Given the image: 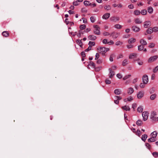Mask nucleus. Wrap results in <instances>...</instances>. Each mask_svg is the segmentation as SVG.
Segmentation results:
<instances>
[{
	"label": "nucleus",
	"mask_w": 158,
	"mask_h": 158,
	"mask_svg": "<svg viewBox=\"0 0 158 158\" xmlns=\"http://www.w3.org/2000/svg\"><path fill=\"white\" fill-rule=\"evenodd\" d=\"M97 50L99 53L103 55H105V53L109 51L110 49L105 47H100L99 48H98Z\"/></svg>",
	"instance_id": "nucleus-1"
},
{
	"label": "nucleus",
	"mask_w": 158,
	"mask_h": 158,
	"mask_svg": "<svg viewBox=\"0 0 158 158\" xmlns=\"http://www.w3.org/2000/svg\"><path fill=\"white\" fill-rule=\"evenodd\" d=\"M94 33L97 35H99L100 34V28L99 27L98 25H96L94 26Z\"/></svg>",
	"instance_id": "nucleus-2"
},
{
	"label": "nucleus",
	"mask_w": 158,
	"mask_h": 158,
	"mask_svg": "<svg viewBox=\"0 0 158 158\" xmlns=\"http://www.w3.org/2000/svg\"><path fill=\"white\" fill-rule=\"evenodd\" d=\"M158 58L157 55H155L154 56L150 57L148 60V63H152L156 61Z\"/></svg>",
	"instance_id": "nucleus-3"
},
{
	"label": "nucleus",
	"mask_w": 158,
	"mask_h": 158,
	"mask_svg": "<svg viewBox=\"0 0 158 158\" xmlns=\"http://www.w3.org/2000/svg\"><path fill=\"white\" fill-rule=\"evenodd\" d=\"M148 113L147 112H143L142 113V116L143 118V120L144 121H145L148 118Z\"/></svg>",
	"instance_id": "nucleus-4"
},
{
	"label": "nucleus",
	"mask_w": 158,
	"mask_h": 158,
	"mask_svg": "<svg viewBox=\"0 0 158 158\" xmlns=\"http://www.w3.org/2000/svg\"><path fill=\"white\" fill-rule=\"evenodd\" d=\"M114 102L117 104H119V100H121L122 99V97L120 96H115L114 97Z\"/></svg>",
	"instance_id": "nucleus-5"
},
{
	"label": "nucleus",
	"mask_w": 158,
	"mask_h": 158,
	"mask_svg": "<svg viewBox=\"0 0 158 158\" xmlns=\"http://www.w3.org/2000/svg\"><path fill=\"white\" fill-rule=\"evenodd\" d=\"M119 35V33L117 32H113L110 34V36H112L113 39H116Z\"/></svg>",
	"instance_id": "nucleus-6"
},
{
	"label": "nucleus",
	"mask_w": 158,
	"mask_h": 158,
	"mask_svg": "<svg viewBox=\"0 0 158 158\" xmlns=\"http://www.w3.org/2000/svg\"><path fill=\"white\" fill-rule=\"evenodd\" d=\"M143 81L144 83L147 84L148 81V76L146 75H144L143 77Z\"/></svg>",
	"instance_id": "nucleus-7"
},
{
	"label": "nucleus",
	"mask_w": 158,
	"mask_h": 158,
	"mask_svg": "<svg viewBox=\"0 0 158 158\" xmlns=\"http://www.w3.org/2000/svg\"><path fill=\"white\" fill-rule=\"evenodd\" d=\"M119 18L118 17L112 16L110 18V20L114 22H116L119 21Z\"/></svg>",
	"instance_id": "nucleus-8"
},
{
	"label": "nucleus",
	"mask_w": 158,
	"mask_h": 158,
	"mask_svg": "<svg viewBox=\"0 0 158 158\" xmlns=\"http://www.w3.org/2000/svg\"><path fill=\"white\" fill-rule=\"evenodd\" d=\"M144 92L143 91H139L137 94V97L139 99L142 98L144 95Z\"/></svg>",
	"instance_id": "nucleus-9"
},
{
	"label": "nucleus",
	"mask_w": 158,
	"mask_h": 158,
	"mask_svg": "<svg viewBox=\"0 0 158 158\" xmlns=\"http://www.w3.org/2000/svg\"><path fill=\"white\" fill-rule=\"evenodd\" d=\"M151 25V22L150 21H146L144 23V27L145 28H148Z\"/></svg>",
	"instance_id": "nucleus-10"
},
{
	"label": "nucleus",
	"mask_w": 158,
	"mask_h": 158,
	"mask_svg": "<svg viewBox=\"0 0 158 158\" xmlns=\"http://www.w3.org/2000/svg\"><path fill=\"white\" fill-rule=\"evenodd\" d=\"M132 29L135 32H138L140 30V28L136 26H133L132 27Z\"/></svg>",
	"instance_id": "nucleus-11"
},
{
	"label": "nucleus",
	"mask_w": 158,
	"mask_h": 158,
	"mask_svg": "<svg viewBox=\"0 0 158 158\" xmlns=\"http://www.w3.org/2000/svg\"><path fill=\"white\" fill-rule=\"evenodd\" d=\"M137 54L136 53H133L129 55V58L130 59H134L136 57Z\"/></svg>",
	"instance_id": "nucleus-12"
},
{
	"label": "nucleus",
	"mask_w": 158,
	"mask_h": 158,
	"mask_svg": "<svg viewBox=\"0 0 158 158\" xmlns=\"http://www.w3.org/2000/svg\"><path fill=\"white\" fill-rule=\"evenodd\" d=\"M156 112L152 111L151 114V118L153 120H154V118H156Z\"/></svg>",
	"instance_id": "nucleus-13"
},
{
	"label": "nucleus",
	"mask_w": 158,
	"mask_h": 158,
	"mask_svg": "<svg viewBox=\"0 0 158 158\" xmlns=\"http://www.w3.org/2000/svg\"><path fill=\"white\" fill-rule=\"evenodd\" d=\"M110 15V14L109 13H107L104 14L102 16V18L105 19H107L109 18Z\"/></svg>",
	"instance_id": "nucleus-14"
},
{
	"label": "nucleus",
	"mask_w": 158,
	"mask_h": 158,
	"mask_svg": "<svg viewBox=\"0 0 158 158\" xmlns=\"http://www.w3.org/2000/svg\"><path fill=\"white\" fill-rule=\"evenodd\" d=\"M135 41L136 40L135 38H131L128 40V42L129 44H131L135 43Z\"/></svg>",
	"instance_id": "nucleus-15"
},
{
	"label": "nucleus",
	"mask_w": 158,
	"mask_h": 158,
	"mask_svg": "<svg viewBox=\"0 0 158 158\" xmlns=\"http://www.w3.org/2000/svg\"><path fill=\"white\" fill-rule=\"evenodd\" d=\"M2 34L4 36L6 37H7L9 36V33L8 31H5L2 32Z\"/></svg>",
	"instance_id": "nucleus-16"
},
{
	"label": "nucleus",
	"mask_w": 158,
	"mask_h": 158,
	"mask_svg": "<svg viewBox=\"0 0 158 158\" xmlns=\"http://www.w3.org/2000/svg\"><path fill=\"white\" fill-rule=\"evenodd\" d=\"M88 38L89 40H94L97 39V37L94 35H89Z\"/></svg>",
	"instance_id": "nucleus-17"
},
{
	"label": "nucleus",
	"mask_w": 158,
	"mask_h": 158,
	"mask_svg": "<svg viewBox=\"0 0 158 158\" xmlns=\"http://www.w3.org/2000/svg\"><path fill=\"white\" fill-rule=\"evenodd\" d=\"M109 70L110 71V74L109 77L110 78H112L113 77L114 75V71H113L112 70V69H111L110 68L109 69Z\"/></svg>",
	"instance_id": "nucleus-18"
},
{
	"label": "nucleus",
	"mask_w": 158,
	"mask_h": 158,
	"mask_svg": "<svg viewBox=\"0 0 158 158\" xmlns=\"http://www.w3.org/2000/svg\"><path fill=\"white\" fill-rule=\"evenodd\" d=\"M135 22L136 24H140L142 23V21L139 18H137L135 19Z\"/></svg>",
	"instance_id": "nucleus-19"
},
{
	"label": "nucleus",
	"mask_w": 158,
	"mask_h": 158,
	"mask_svg": "<svg viewBox=\"0 0 158 158\" xmlns=\"http://www.w3.org/2000/svg\"><path fill=\"white\" fill-rule=\"evenodd\" d=\"M140 43L143 45H146L147 44V42L143 39H141L140 41Z\"/></svg>",
	"instance_id": "nucleus-20"
},
{
	"label": "nucleus",
	"mask_w": 158,
	"mask_h": 158,
	"mask_svg": "<svg viewBox=\"0 0 158 158\" xmlns=\"http://www.w3.org/2000/svg\"><path fill=\"white\" fill-rule=\"evenodd\" d=\"M152 137L156 138L157 135V132L156 131H154L151 133Z\"/></svg>",
	"instance_id": "nucleus-21"
},
{
	"label": "nucleus",
	"mask_w": 158,
	"mask_h": 158,
	"mask_svg": "<svg viewBox=\"0 0 158 158\" xmlns=\"http://www.w3.org/2000/svg\"><path fill=\"white\" fill-rule=\"evenodd\" d=\"M134 92V89L133 88L130 87L128 89L127 91V93L129 94H132Z\"/></svg>",
	"instance_id": "nucleus-22"
},
{
	"label": "nucleus",
	"mask_w": 158,
	"mask_h": 158,
	"mask_svg": "<svg viewBox=\"0 0 158 158\" xmlns=\"http://www.w3.org/2000/svg\"><path fill=\"white\" fill-rule=\"evenodd\" d=\"M84 4L86 6H90L91 5V3L88 1H85L84 2Z\"/></svg>",
	"instance_id": "nucleus-23"
},
{
	"label": "nucleus",
	"mask_w": 158,
	"mask_h": 158,
	"mask_svg": "<svg viewBox=\"0 0 158 158\" xmlns=\"http://www.w3.org/2000/svg\"><path fill=\"white\" fill-rule=\"evenodd\" d=\"M121 91L120 90L118 89H115L114 90V93L116 94L119 95L121 93Z\"/></svg>",
	"instance_id": "nucleus-24"
},
{
	"label": "nucleus",
	"mask_w": 158,
	"mask_h": 158,
	"mask_svg": "<svg viewBox=\"0 0 158 158\" xmlns=\"http://www.w3.org/2000/svg\"><path fill=\"white\" fill-rule=\"evenodd\" d=\"M147 135L146 134H144L142 135L141 139L142 140L145 142L147 138Z\"/></svg>",
	"instance_id": "nucleus-25"
},
{
	"label": "nucleus",
	"mask_w": 158,
	"mask_h": 158,
	"mask_svg": "<svg viewBox=\"0 0 158 158\" xmlns=\"http://www.w3.org/2000/svg\"><path fill=\"white\" fill-rule=\"evenodd\" d=\"M122 108L123 109L126 111H129L130 110V109L129 107L128 106H122Z\"/></svg>",
	"instance_id": "nucleus-26"
},
{
	"label": "nucleus",
	"mask_w": 158,
	"mask_h": 158,
	"mask_svg": "<svg viewBox=\"0 0 158 158\" xmlns=\"http://www.w3.org/2000/svg\"><path fill=\"white\" fill-rule=\"evenodd\" d=\"M156 141L155 138L153 137H151L148 139V141L149 142H153Z\"/></svg>",
	"instance_id": "nucleus-27"
},
{
	"label": "nucleus",
	"mask_w": 158,
	"mask_h": 158,
	"mask_svg": "<svg viewBox=\"0 0 158 158\" xmlns=\"http://www.w3.org/2000/svg\"><path fill=\"white\" fill-rule=\"evenodd\" d=\"M153 31L152 28L151 27L149 28L147 30V32L148 34H151Z\"/></svg>",
	"instance_id": "nucleus-28"
},
{
	"label": "nucleus",
	"mask_w": 158,
	"mask_h": 158,
	"mask_svg": "<svg viewBox=\"0 0 158 158\" xmlns=\"http://www.w3.org/2000/svg\"><path fill=\"white\" fill-rule=\"evenodd\" d=\"M153 9L151 7H149L148 8V11L150 14H152L153 12Z\"/></svg>",
	"instance_id": "nucleus-29"
},
{
	"label": "nucleus",
	"mask_w": 158,
	"mask_h": 158,
	"mask_svg": "<svg viewBox=\"0 0 158 158\" xmlns=\"http://www.w3.org/2000/svg\"><path fill=\"white\" fill-rule=\"evenodd\" d=\"M128 64V60L127 59H126L124 60L123 61L122 64L123 66H125Z\"/></svg>",
	"instance_id": "nucleus-30"
},
{
	"label": "nucleus",
	"mask_w": 158,
	"mask_h": 158,
	"mask_svg": "<svg viewBox=\"0 0 158 158\" xmlns=\"http://www.w3.org/2000/svg\"><path fill=\"white\" fill-rule=\"evenodd\" d=\"M156 97V95L154 94L151 95L150 97V98L152 100H154Z\"/></svg>",
	"instance_id": "nucleus-31"
},
{
	"label": "nucleus",
	"mask_w": 158,
	"mask_h": 158,
	"mask_svg": "<svg viewBox=\"0 0 158 158\" xmlns=\"http://www.w3.org/2000/svg\"><path fill=\"white\" fill-rule=\"evenodd\" d=\"M123 44V42L120 41H118L115 43V45L116 46H121Z\"/></svg>",
	"instance_id": "nucleus-32"
},
{
	"label": "nucleus",
	"mask_w": 158,
	"mask_h": 158,
	"mask_svg": "<svg viewBox=\"0 0 158 158\" xmlns=\"http://www.w3.org/2000/svg\"><path fill=\"white\" fill-rule=\"evenodd\" d=\"M144 46L142 45H140L138 46V50L139 51L143 50L144 48Z\"/></svg>",
	"instance_id": "nucleus-33"
},
{
	"label": "nucleus",
	"mask_w": 158,
	"mask_h": 158,
	"mask_svg": "<svg viewBox=\"0 0 158 158\" xmlns=\"http://www.w3.org/2000/svg\"><path fill=\"white\" fill-rule=\"evenodd\" d=\"M143 110V108L141 106L139 107L137 109V111L140 113L142 112Z\"/></svg>",
	"instance_id": "nucleus-34"
},
{
	"label": "nucleus",
	"mask_w": 158,
	"mask_h": 158,
	"mask_svg": "<svg viewBox=\"0 0 158 158\" xmlns=\"http://www.w3.org/2000/svg\"><path fill=\"white\" fill-rule=\"evenodd\" d=\"M136 124L137 125L141 126L143 124V122L141 120H139L136 122Z\"/></svg>",
	"instance_id": "nucleus-35"
},
{
	"label": "nucleus",
	"mask_w": 158,
	"mask_h": 158,
	"mask_svg": "<svg viewBox=\"0 0 158 158\" xmlns=\"http://www.w3.org/2000/svg\"><path fill=\"white\" fill-rule=\"evenodd\" d=\"M90 21L92 23H94L96 20L94 16H91L90 18Z\"/></svg>",
	"instance_id": "nucleus-36"
},
{
	"label": "nucleus",
	"mask_w": 158,
	"mask_h": 158,
	"mask_svg": "<svg viewBox=\"0 0 158 158\" xmlns=\"http://www.w3.org/2000/svg\"><path fill=\"white\" fill-rule=\"evenodd\" d=\"M134 14L136 15H138L140 14L141 12L140 11L138 10H135L134 12Z\"/></svg>",
	"instance_id": "nucleus-37"
},
{
	"label": "nucleus",
	"mask_w": 158,
	"mask_h": 158,
	"mask_svg": "<svg viewBox=\"0 0 158 158\" xmlns=\"http://www.w3.org/2000/svg\"><path fill=\"white\" fill-rule=\"evenodd\" d=\"M152 155L155 158L158 157V152H154L152 153Z\"/></svg>",
	"instance_id": "nucleus-38"
},
{
	"label": "nucleus",
	"mask_w": 158,
	"mask_h": 158,
	"mask_svg": "<svg viewBox=\"0 0 158 158\" xmlns=\"http://www.w3.org/2000/svg\"><path fill=\"white\" fill-rule=\"evenodd\" d=\"M104 9L107 10H108L111 9V7L109 5H106L104 7Z\"/></svg>",
	"instance_id": "nucleus-39"
},
{
	"label": "nucleus",
	"mask_w": 158,
	"mask_h": 158,
	"mask_svg": "<svg viewBox=\"0 0 158 158\" xmlns=\"http://www.w3.org/2000/svg\"><path fill=\"white\" fill-rule=\"evenodd\" d=\"M76 42L77 44L80 45L81 47L82 46V43L81 40H77Z\"/></svg>",
	"instance_id": "nucleus-40"
},
{
	"label": "nucleus",
	"mask_w": 158,
	"mask_h": 158,
	"mask_svg": "<svg viewBox=\"0 0 158 158\" xmlns=\"http://www.w3.org/2000/svg\"><path fill=\"white\" fill-rule=\"evenodd\" d=\"M147 13V10H141V14L143 15H146Z\"/></svg>",
	"instance_id": "nucleus-41"
},
{
	"label": "nucleus",
	"mask_w": 158,
	"mask_h": 158,
	"mask_svg": "<svg viewBox=\"0 0 158 158\" xmlns=\"http://www.w3.org/2000/svg\"><path fill=\"white\" fill-rule=\"evenodd\" d=\"M114 26L115 28L119 29H121L122 27V26L119 24L115 25Z\"/></svg>",
	"instance_id": "nucleus-42"
},
{
	"label": "nucleus",
	"mask_w": 158,
	"mask_h": 158,
	"mask_svg": "<svg viewBox=\"0 0 158 158\" xmlns=\"http://www.w3.org/2000/svg\"><path fill=\"white\" fill-rule=\"evenodd\" d=\"M81 11L83 13H87V10L85 8H83L81 9Z\"/></svg>",
	"instance_id": "nucleus-43"
},
{
	"label": "nucleus",
	"mask_w": 158,
	"mask_h": 158,
	"mask_svg": "<svg viewBox=\"0 0 158 158\" xmlns=\"http://www.w3.org/2000/svg\"><path fill=\"white\" fill-rule=\"evenodd\" d=\"M86 28V25L85 24L81 25L80 26V28L81 29H85Z\"/></svg>",
	"instance_id": "nucleus-44"
},
{
	"label": "nucleus",
	"mask_w": 158,
	"mask_h": 158,
	"mask_svg": "<svg viewBox=\"0 0 158 158\" xmlns=\"http://www.w3.org/2000/svg\"><path fill=\"white\" fill-rule=\"evenodd\" d=\"M89 65H90L92 66V67L94 68H95V64H94V63L93 61H90L89 62Z\"/></svg>",
	"instance_id": "nucleus-45"
},
{
	"label": "nucleus",
	"mask_w": 158,
	"mask_h": 158,
	"mask_svg": "<svg viewBox=\"0 0 158 158\" xmlns=\"http://www.w3.org/2000/svg\"><path fill=\"white\" fill-rule=\"evenodd\" d=\"M136 134L139 136H140L141 135V131L140 130L138 129L137 131L136 132Z\"/></svg>",
	"instance_id": "nucleus-46"
},
{
	"label": "nucleus",
	"mask_w": 158,
	"mask_h": 158,
	"mask_svg": "<svg viewBox=\"0 0 158 158\" xmlns=\"http://www.w3.org/2000/svg\"><path fill=\"white\" fill-rule=\"evenodd\" d=\"M89 44L91 47L92 46H94L95 45V43L94 42L90 41L89 42Z\"/></svg>",
	"instance_id": "nucleus-47"
},
{
	"label": "nucleus",
	"mask_w": 158,
	"mask_h": 158,
	"mask_svg": "<svg viewBox=\"0 0 158 158\" xmlns=\"http://www.w3.org/2000/svg\"><path fill=\"white\" fill-rule=\"evenodd\" d=\"M155 46V44L153 43H151L149 44L148 47L150 48H152L154 47Z\"/></svg>",
	"instance_id": "nucleus-48"
},
{
	"label": "nucleus",
	"mask_w": 158,
	"mask_h": 158,
	"mask_svg": "<svg viewBox=\"0 0 158 158\" xmlns=\"http://www.w3.org/2000/svg\"><path fill=\"white\" fill-rule=\"evenodd\" d=\"M101 68L102 67H95V68H94L95 71H96L98 72V71H99L101 69Z\"/></svg>",
	"instance_id": "nucleus-49"
},
{
	"label": "nucleus",
	"mask_w": 158,
	"mask_h": 158,
	"mask_svg": "<svg viewBox=\"0 0 158 158\" xmlns=\"http://www.w3.org/2000/svg\"><path fill=\"white\" fill-rule=\"evenodd\" d=\"M145 84H146V83H141L139 85V86L141 88H143L145 86Z\"/></svg>",
	"instance_id": "nucleus-50"
},
{
	"label": "nucleus",
	"mask_w": 158,
	"mask_h": 158,
	"mask_svg": "<svg viewBox=\"0 0 158 158\" xmlns=\"http://www.w3.org/2000/svg\"><path fill=\"white\" fill-rule=\"evenodd\" d=\"M145 146L147 148L149 149H150L151 148V146L148 143H145Z\"/></svg>",
	"instance_id": "nucleus-51"
},
{
	"label": "nucleus",
	"mask_w": 158,
	"mask_h": 158,
	"mask_svg": "<svg viewBox=\"0 0 158 158\" xmlns=\"http://www.w3.org/2000/svg\"><path fill=\"white\" fill-rule=\"evenodd\" d=\"M153 31L157 32L158 31V27H154L152 28Z\"/></svg>",
	"instance_id": "nucleus-52"
},
{
	"label": "nucleus",
	"mask_w": 158,
	"mask_h": 158,
	"mask_svg": "<svg viewBox=\"0 0 158 158\" xmlns=\"http://www.w3.org/2000/svg\"><path fill=\"white\" fill-rule=\"evenodd\" d=\"M131 76V75H127L125 76L124 77H123V79L124 80L127 79L130 76Z\"/></svg>",
	"instance_id": "nucleus-53"
},
{
	"label": "nucleus",
	"mask_w": 158,
	"mask_h": 158,
	"mask_svg": "<svg viewBox=\"0 0 158 158\" xmlns=\"http://www.w3.org/2000/svg\"><path fill=\"white\" fill-rule=\"evenodd\" d=\"M99 56H99V53H97L95 55V60H98V59L99 58Z\"/></svg>",
	"instance_id": "nucleus-54"
},
{
	"label": "nucleus",
	"mask_w": 158,
	"mask_h": 158,
	"mask_svg": "<svg viewBox=\"0 0 158 158\" xmlns=\"http://www.w3.org/2000/svg\"><path fill=\"white\" fill-rule=\"evenodd\" d=\"M158 70V66L156 67L153 70V72L156 73Z\"/></svg>",
	"instance_id": "nucleus-55"
},
{
	"label": "nucleus",
	"mask_w": 158,
	"mask_h": 158,
	"mask_svg": "<svg viewBox=\"0 0 158 158\" xmlns=\"http://www.w3.org/2000/svg\"><path fill=\"white\" fill-rule=\"evenodd\" d=\"M113 54H112L110 55V57L109 58V60L110 61H113Z\"/></svg>",
	"instance_id": "nucleus-56"
},
{
	"label": "nucleus",
	"mask_w": 158,
	"mask_h": 158,
	"mask_svg": "<svg viewBox=\"0 0 158 158\" xmlns=\"http://www.w3.org/2000/svg\"><path fill=\"white\" fill-rule=\"evenodd\" d=\"M117 77L119 79H121L122 78V76L120 73H118L117 74Z\"/></svg>",
	"instance_id": "nucleus-57"
},
{
	"label": "nucleus",
	"mask_w": 158,
	"mask_h": 158,
	"mask_svg": "<svg viewBox=\"0 0 158 158\" xmlns=\"http://www.w3.org/2000/svg\"><path fill=\"white\" fill-rule=\"evenodd\" d=\"M103 35H104V36H107V35H110V34L108 32H104L103 33Z\"/></svg>",
	"instance_id": "nucleus-58"
},
{
	"label": "nucleus",
	"mask_w": 158,
	"mask_h": 158,
	"mask_svg": "<svg viewBox=\"0 0 158 158\" xmlns=\"http://www.w3.org/2000/svg\"><path fill=\"white\" fill-rule=\"evenodd\" d=\"M127 47L128 48H131L133 47V45L132 44L127 45Z\"/></svg>",
	"instance_id": "nucleus-59"
},
{
	"label": "nucleus",
	"mask_w": 158,
	"mask_h": 158,
	"mask_svg": "<svg viewBox=\"0 0 158 158\" xmlns=\"http://www.w3.org/2000/svg\"><path fill=\"white\" fill-rule=\"evenodd\" d=\"M105 82L106 84H110L111 83V81L109 79H106L105 81Z\"/></svg>",
	"instance_id": "nucleus-60"
},
{
	"label": "nucleus",
	"mask_w": 158,
	"mask_h": 158,
	"mask_svg": "<svg viewBox=\"0 0 158 158\" xmlns=\"http://www.w3.org/2000/svg\"><path fill=\"white\" fill-rule=\"evenodd\" d=\"M138 63L139 65H141L143 64V62L142 60H140L138 61Z\"/></svg>",
	"instance_id": "nucleus-61"
},
{
	"label": "nucleus",
	"mask_w": 158,
	"mask_h": 158,
	"mask_svg": "<svg viewBox=\"0 0 158 158\" xmlns=\"http://www.w3.org/2000/svg\"><path fill=\"white\" fill-rule=\"evenodd\" d=\"M81 56H82V57H84L85 56V54L84 52H82L81 53Z\"/></svg>",
	"instance_id": "nucleus-62"
},
{
	"label": "nucleus",
	"mask_w": 158,
	"mask_h": 158,
	"mask_svg": "<svg viewBox=\"0 0 158 158\" xmlns=\"http://www.w3.org/2000/svg\"><path fill=\"white\" fill-rule=\"evenodd\" d=\"M107 44L109 45L113 44H114V42L112 40H111L109 42H108Z\"/></svg>",
	"instance_id": "nucleus-63"
},
{
	"label": "nucleus",
	"mask_w": 158,
	"mask_h": 158,
	"mask_svg": "<svg viewBox=\"0 0 158 158\" xmlns=\"http://www.w3.org/2000/svg\"><path fill=\"white\" fill-rule=\"evenodd\" d=\"M102 60L101 59H98L97 61V63L98 64H100L102 63Z\"/></svg>",
	"instance_id": "nucleus-64"
}]
</instances>
